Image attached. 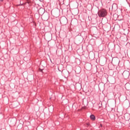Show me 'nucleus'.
Here are the masks:
<instances>
[{
	"label": "nucleus",
	"mask_w": 130,
	"mask_h": 130,
	"mask_svg": "<svg viewBox=\"0 0 130 130\" xmlns=\"http://www.w3.org/2000/svg\"><path fill=\"white\" fill-rule=\"evenodd\" d=\"M122 76L125 79H127L129 77V72L128 71H125L122 73Z\"/></svg>",
	"instance_id": "nucleus-2"
},
{
	"label": "nucleus",
	"mask_w": 130,
	"mask_h": 130,
	"mask_svg": "<svg viewBox=\"0 0 130 130\" xmlns=\"http://www.w3.org/2000/svg\"><path fill=\"white\" fill-rule=\"evenodd\" d=\"M40 12H41V9H40V10H39V14H40Z\"/></svg>",
	"instance_id": "nucleus-8"
},
{
	"label": "nucleus",
	"mask_w": 130,
	"mask_h": 130,
	"mask_svg": "<svg viewBox=\"0 0 130 130\" xmlns=\"http://www.w3.org/2000/svg\"><path fill=\"white\" fill-rule=\"evenodd\" d=\"M98 14L100 17H106L107 15V11L105 9H103L99 10Z\"/></svg>",
	"instance_id": "nucleus-1"
},
{
	"label": "nucleus",
	"mask_w": 130,
	"mask_h": 130,
	"mask_svg": "<svg viewBox=\"0 0 130 130\" xmlns=\"http://www.w3.org/2000/svg\"><path fill=\"white\" fill-rule=\"evenodd\" d=\"M125 88L126 90H127L128 91L130 89V84L128 83H126L125 85Z\"/></svg>",
	"instance_id": "nucleus-5"
},
{
	"label": "nucleus",
	"mask_w": 130,
	"mask_h": 130,
	"mask_svg": "<svg viewBox=\"0 0 130 130\" xmlns=\"http://www.w3.org/2000/svg\"><path fill=\"white\" fill-rule=\"evenodd\" d=\"M90 118L91 120H95V119H96V117L94 115H91Z\"/></svg>",
	"instance_id": "nucleus-6"
},
{
	"label": "nucleus",
	"mask_w": 130,
	"mask_h": 130,
	"mask_svg": "<svg viewBox=\"0 0 130 130\" xmlns=\"http://www.w3.org/2000/svg\"><path fill=\"white\" fill-rule=\"evenodd\" d=\"M112 10H117V5L116 4H113L112 6Z\"/></svg>",
	"instance_id": "nucleus-4"
},
{
	"label": "nucleus",
	"mask_w": 130,
	"mask_h": 130,
	"mask_svg": "<svg viewBox=\"0 0 130 130\" xmlns=\"http://www.w3.org/2000/svg\"><path fill=\"white\" fill-rule=\"evenodd\" d=\"M60 21L64 25H66V24H68V18H66V17H63V18H61Z\"/></svg>",
	"instance_id": "nucleus-3"
},
{
	"label": "nucleus",
	"mask_w": 130,
	"mask_h": 130,
	"mask_svg": "<svg viewBox=\"0 0 130 130\" xmlns=\"http://www.w3.org/2000/svg\"><path fill=\"white\" fill-rule=\"evenodd\" d=\"M17 7H18V6H23V4H20V5H16Z\"/></svg>",
	"instance_id": "nucleus-7"
},
{
	"label": "nucleus",
	"mask_w": 130,
	"mask_h": 130,
	"mask_svg": "<svg viewBox=\"0 0 130 130\" xmlns=\"http://www.w3.org/2000/svg\"><path fill=\"white\" fill-rule=\"evenodd\" d=\"M1 2H4V0H1Z\"/></svg>",
	"instance_id": "nucleus-9"
}]
</instances>
